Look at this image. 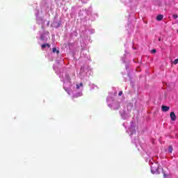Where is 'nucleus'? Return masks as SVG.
<instances>
[{
  "label": "nucleus",
  "instance_id": "obj_1",
  "mask_svg": "<svg viewBox=\"0 0 178 178\" xmlns=\"http://www.w3.org/2000/svg\"><path fill=\"white\" fill-rule=\"evenodd\" d=\"M151 172L153 175H159V167L158 165H153L151 166Z\"/></svg>",
  "mask_w": 178,
  "mask_h": 178
},
{
  "label": "nucleus",
  "instance_id": "obj_2",
  "mask_svg": "<svg viewBox=\"0 0 178 178\" xmlns=\"http://www.w3.org/2000/svg\"><path fill=\"white\" fill-rule=\"evenodd\" d=\"M170 119L171 120H172V122H175V120H176V114H175V112H171L170 113Z\"/></svg>",
  "mask_w": 178,
  "mask_h": 178
},
{
  "label": "nucleus",
  "instance_id": "obj_3",
  "mask_svg": "<svg viewBox=\"0 0 178 178\" xmlns=\"http://www.w3.org/2000/svg\"><path fill=\"white\" fill-rule=\"evenodd\" d=\"M161 109L163 111V112H168V111H169V109H170V107L168 106H161Z\"/></svg>",
  "mask_w": 178,
  "mask_h": 178
},
{
  "label": "nucleus",
  "instance_id": "obj_4",
  "mask_svg": "<svg viewBox=\"0 0 178 178\" xmlns=\"http://www.w3.org/2000/svg\"><path fill=\"white\" fill-rule=\"evenodd\" d=\"M163 19V15H159L156 17V20H158V22H161V20H162Z\"/></svg>",
  "mask_w": 178,
  "mask_h": 178
},
{
  "label": "nucleus",
  "instance_id": "obj_5",
  "mask_svg": "<svg viewBox=\"0 0 178 178\" xmlns=\"http://www.w3.org/2000/svg\"><path fill=\"white\" fill-rule=\"evenodd\" d=\"M168 152H170V154H172V152H173V146L170 145L168 147Z\"/></svg>",
  "mask_w": 178,
  "mask_h": 178
},
{
  "label": "nucleus",
  "instance_id": "obj_6",
  "mask_svg": "<svg viewBox=\"0 0 178 178\" xmlns=\"http://www.w3.org/2000/svg\"><path fill=\"white\" fill-rule=\"evenodd\" d=\"M47 47H48V48H49V47H51V45L49 44H42V49H44V48H47Z\"/></svg>",
  "mask_w": 178,
  "mask_h": 178
},
{
  "label": "nucleus",
  "instance_id": "obj_7",
  "mask_svg": "<svg viewBox=\"0 0 178 178\" xmlns=\"http://www.w3.org/2000/svg\"><path fill=\"white\" fill-rule=\"evenodd\" d=\"M52 51H53V53L54 54H55V52H56V54H59V51L58 50H56V48H53V49H52Z\"/></svg>",
  "mask_w": 178,
  "mask_h": 178
},
{
  "label": "nucleus",
  "instance_id": "obj_8",
  "mask_svg": "<svg viewBox=\"0 0 178 178\" xmlns=\"http://www.w3.org/2000/svg\"><path fill=\"white\" fill-rule=\"evenodd\" d=\"M163 178H172L170 176L166 175L165 173L163 174Z\"/></svg>",
  "mask_w": 178,
  "mask_h": 178
},
{
  "label": "nucleus",
  "instance_id": "obj_9",
  "mask_svg": "<svg viewBox=\"0 0 178 178\" xmlns=\"http://www.w3.org/2000/svg\"><path fill=\"white\" fill-rule=\"evenodd\" d=\"M156 52V49H154L152 50V54H155Z\"/></svg>",
  "mask_w": 178,
  "mask_h": 178
},
{
  "label": "nucleus",
  "instance_id": "obj_10",
  "mask_svg": "<svg viewBox=\"0 0 178 178\" xmlns=\"http://www.w3.org/2000/svg\"><path fill=\"white\" fill-rule=\"evenodd\" d=\"M122 94H123V92L122 91H120V92L118 94L119 97H120Z\"/></svg>",
  "mask_w": 178,
  "mask_h": 178
},
{
  "label": "nucleus",
  "instance_id": "obj_11",
  "mask_svg": "<svg viewBox=\"0 0 178 178\" xmlns=\"http://www.w3.org/2000/svg\"><path fill=\"white\" fill-rule=\"evenodd\" d=\"M173 17H174L175 19H177L178 16H177V15H173Z\"/></svg>",
  "mask_w": 178,
  "mask_h": 178
},
{
  "label": "nucleus",
  "instance_id": "obj_12",
  "mask_svg": "<svg viewBox=\"0 0 178 178\" xmlns=\"http://www.w3.org/2000/svg\"><path fill=\"white\" fill-rule=\"evenodd\" d=\"M40 40H44V36L43 35L40 36Z\"/></svg>",
  "mask_w": 178,
  "mask_h": 178
},
{
  "label": "nucleus",
  "instance_id": "obj_13",
  "mask_svg": "<svg viewBox=\"0 0 178 178\" xmlns=\"http://www.w3.org/2000/svg\"><path fill=\"white\" fill-rule=\"evenodd\" d=\"M79 86L80 87H83V83H81Z\"/></svg>",
  "mask_w": 178,
  "mask_h": 178
},
{
  "label": "nucleus",
  "instance_id": "obj_14",
  "mask_svg": "<svg viewBox=\"0 0 178 178\" xmlns=\"http://www.w3.org/2000/svg\"><path fill=\"white\" fill-rule=\"evenodd\" d=\"M76 88H80V86L79 85H76Z\"/></svg>",
  "mask_w": 178,
  "mask_h": 178
},
{
  "label": "nucleus",
  "instance_id": "obj_15",
  "mask_svg": "<svg viewBox=\"0 0 178 178\" xmlns=\"http://www.w3.org/2000/svg\"><path fill=\"white\" fill-rule=\"evenodd\" d=\"M161 40H162V38H159V41H161Z\"/></svg>",
  "mask_w": 178,
  "mask_h": 178
}]
</instances>
